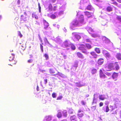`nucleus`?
I'll list each match as a JSON object with an SVG mask.
<instances>
[{"label": "nucleus", "instance_id": "473e14b6", "mask_svg": "<svg viewBox=\"0 0 121 121\" xmlns=\"http://www.w3.org/2000/svg\"><path fill=\"white\" fill-rule=\"evenodd\" d=\"M91 54L94 57L96 58L97 57V55L94 52H92L91 53Z\"/></svg>", "mask_w": 121, "mask_h": 121}, {"label": "nucleus", "instance_id": "680f3d73", "mask_svg": "<svg viewBox=\"0 0 121 121\" xmlns=\"http://www.w3.org/2000/svg\"><path fill=\"white\" fill-rule=\"evenodd\" d=\"M41 6H39V12L40 13L41 12Z\"/></svg>", "mask_w": 121, "mask_h": 121}, {"label": "nucleus", "instance_id": "69168bd1", "mask_svg": "<svg viewBox=\"0 0 121 121\" xmlns=\"http://www.w3.org/2000/svg\"><path fill=\"white\" fill-rule=\"evenodd\" d=\"M74 89L75 90L77 91H79V89L77 88H75Z\"/></svg>", "mask_w": 121, "mask_h": 121}, {"label": "nucleus", "instance_id": "2eb2a0df", "mask_svg": "<svg viewBox=\"0 0 121 121\" xmlns=\"http://www.w3.org/2000/svg\"><path fill=\"white\" fill-rule=\"evenodd\" d=\"M74 36L75 38L78 41L79 39L81 38V37L80 35H79L78 34H76L75 33H73L72 34Z\"/></svg>", "mask_w": 121, "mask_h": 121}, {"label": "nucleus", "instance_id": "58836bf2", "mask_svg": "<svg viewBox=\"0 0 121 121\" xmlns=\"http://www.w3.org/2000/svg\"><path fill=\"white\" fill-rule=\"evenodd\" d=\"M97 70L95 69H92L91 70V73L92 74H94L96 73Z\"/></svg>", "mask_w": 121, "mask_h": 121}, {"label": "nucleus", "instance_id": "5701e85b", "mask_svg": "<svg viewBox=\"0 0 121 121\" xmlns=\"http://www.w3.org/2000/svg\"><path fill=\"white\" fill-rule=\"evenodd\" d=\"M77 56L79 58H81L82 59L84 58V57L81 53L79 52H78L77 53Z\"/></svg>", "mask_w": 121, "mask_h": 121}, {"label": "nucleus", "instance_id": "7ed1b4c3", "mask_svg": "<svg viewBox=\"0 0 121 121\" xmlns=\"http://www.w3.org/2000/svg\"><path fill=\"white\" fill-rule=\"evenodd\" d=\"M78 47V49L81 51L83 53L86 55H88L89 53L86 51V46L83 44H80Z\"/></svg>", "mask_w": 121, "mask_h": 121}, {"label": "nucleus", "instance_id": "f3484780", "mask_svg": "<svg viewBox=\"0 0 121 121\" xmlns=\"http://www.w3.org/2000/svg\"><path fill=\"white\" fill-rule=\"evenodd\" d=\"M85 15L87 16L88 17H91L93 14V13L92 12L90 13L88 12H85Z\"/></svg>", "mask_w": 121, "mask_h": 121}, {"label": "nucleus", "instance_id": "20e7f679", "mask_svg": "<svg viewBox=\"0 0 121 121\" xmlns=\"http://www.w3.org/2000/svg\"><path fill=\"white\" fill-rule=\"evenodd\" d=\"M89 3V0H81L80 2L81 6L79 7L80 9H83L84 8L83 7L88 4Z\"/></svg>", "mask_w": 121, "mask_h": 121}, {"label": "nucleus", "instance_id": "ddd939ff", "mask_svg": "<svg viewBox=\"0 0 121 121\" xmlns=\"http://www.w3.org/2000/svg\"><path fill=\"white\" fill-rule=\"evenodd\" d=\"M97 94H94V98L93 101L92 103V104H93L94 103H96L97 102Z\"/></svg>", "mask_w": 121, "mask_h": 121}, {"label": "nucleus", "instance_id": "603ef678", "mask_svg": "<svg viewBox=\"0 0 121 121\" xmlns=\"http://www.w3.org/2000/svg\"><path fill=\"white\" fill-rule=\"evenodd\" d=\"M18 35L20 36V37H22V35L21 34L20 32V31H18Z\"/></svg>", "mask_w": 121, "mask_h": 121}, {"label": "nucleus", "instance_id": "a18cd8bd", "mask_svg": "<svg viewBox=\"0 0 121 121\" xmlns=\"http://www.w3.org/2000/svg\"><path fill=\"white\" fill-rule=\"evenodd\" d=\"M117 19L121 22V16H117Z\"/></svg>", "mask_w": 121, "mask_h": 121}, {"label": "nucleus", "instance_id": "052dcab7", "mask_svg": "<svg viewBox=\"0 0 121 121\" xmlns=\"http://www.w3.org/2000/svg\"><path fill=\"white\" fill-rule=\"evenodd\" d=\"M44 84H46L47 82V79H44Z\"/></svg>", "mask_w": 121, "mask_h": 121}, {"label": "nucleus", "instance_id": "a211bd4d", "mask_svg": "<svg viewBox=\"0 0 121 121\" xmlns=\"http://www.w3.org/2000/svg\"><path fill=\"white\" fill-rule=\"evenodd\" d=\"M103 41H105V43H109L110 41V40L105 36H103L102 38Z\"/></svg>", "mask_w": 121, "mask_h": 121}, {"label": "nucleus", "instance_id": "4468645a", "mask_svg": "<svg viewBox=\"0 0 121 121\" xmlns=\"http://www.w3.org/2000/svg\"><path fill=\"white\" fill-rule=\"evenodd\" d=\"M103 53L104 55L106 57L108 58H109L110 57V54L107 51L105 50H103Z\"/></svg>", "mask_w": 121, "mask_h": 121}, {"label": "nucleus", "instance_id": "9d476101", "mask_svg": "<svg viewBox=\"0 0 121 121\" xmlns=\"http://www.w3.org/2000/svg\"><path fill=\"white\" fill-rule=\"evenodd\" d=\"M118 76V73L114 72L112 75V77L114 81H116L117 80Z\"/></svg>", "mask_w": 121, "mask_h": 121}, {"label": "nucleus", "instance_id": "ea45409f", "mask_svg": "<svg viewBox=\"0 0 121 121\" xmlns=\"http://www.w3.org/2000/svg\"><path fill=\"white\" fill-rule=\"evenodd\" d=\"M49 72L51 74H53L55 73V71L54 70L52 69H50L49 70Z\"/></svg>", "mask_w": 121, "mask_h": 121}, {"label": "nucleus", "instance_id": "c03bdc74", "mask_svg": "<svg viewBox=\"0 0 121 121\" xmlns=\"http://www.w3.org/2000/svg\"><path fill=\"white\" fill-rule=\"evenodd\" d=\"M78 62H75L73 65V67L76 68L78 66Z\"/></svg>", "mask_w": 121, "mask_h": 121}, {"label": "nucleus", "instance_id": "4c0bfd02", "mask_svg": "<svg viewBox=\"0 0 121 121\" xmlns=\"http://www.w3.org/2000/svg\"><path fill=\"white\" fill-rule=\"evenodd\" d=\"M63 114V116L66 117L67 115V112L66 110H64L62 112Z\"/></svg>", "mask_w": 121, "mask_h": 121}, {"label": "nucleus", "instance_id": "6ab92c4d", "mask_svg": "<svg viewBox=\"0 0 121 121\" xmlns=\"http://www.w3.org/2000/svg\"><path fill=\"white\" fill-rule=\"evenodd\" d=\"M108 96H107L106 97L104 95H101L99 96V98L101 100H104L105 99H107L108 98Z\"/></svg>", "mask_w": 121, "mask_h": 121}, {"label": "nucleus", "instance_id": "49530a36", "mask_svg": "<svg viewBox=\"0 0 121 121\" xmlns=\"http://www.w3.org/2000/svg\"><path fill=\"white\" fill-rule=\"evenodd\" d=\"M73 110L72 109H70L69 110V113L72 114L73 113Z\"/></svg>", "mask_w": 121, "mask_h": 121}, {"label": "nucleus", "instance_id": "b1692460", "mask_svg": "<svg viewBox=\"0 0 121 121\" xmlns=\"http://www.w3.org/2000/svg\"><path fill=\"white\" fill-rule=\"evenodd\" d=\"M102 109L104 110V112H108L109 110V107L108 106L104 107Z\"/></svg>", "mask_w": 121, "mask_h": 121}, {"label": "nucleus", "instance_id": "8fccbe9b", "mask_svg": "<svg viewBox=\"0 0 121 121\" xmlns=\"http://www.w3.org/2000/svg\"><path fill=\"white\" fill-rule=\"evenodd\" d=\"M56 75H58L62 77H63V74L59 72H58V73L56 74Z\"/></svg>", "mask_w": 121, "mask_h": 121}, {"label": "nucleus", "instance_id": "412c9836", "mask_svg": "<svg viewBox=\"0 0 121 121\" xmlns=\"http://www.w3.org/2000/svg\"><path fill=\"white\" fill-rule=\"evenodd\" d=\"M104 62V60L102 58L99 59L98 61V65H101Z\"/></svg>", "mask_w": 121, "mask_h": 121}, {"label": "nucleus", "instance_id": "2f4dec72", "mask_svg": "<svg viewBox=\"0 0 121 121\" xmlns=\"http://www.w3.org/2000/svg\"><path fill=\"white\" fill-rule=\"evenodd\" d=\"M117 59L119 60H121V54L120 53H118L116 56Z\"/></svg>", "mask_w": 121, "mask_h": 121}, {"label": "nucleus", "instance_id": "c85d7f7f", "mask_svg": "<svg viewBox=\"0 0 121 121\" xmlns=\"http://www.w3.org/2000/svg\"><path fill=\"white\" fill-rule=\"evenodd\" d=\"M76 117L75 116H73L70 117V120L71 121H77Z\"/></svg>", "mask_w": 121, "mask_h": 121}, {"label": "nucleus", "instance_id": "e2e57ef3", "mask_svg": "<svg viewBox=\"0 0 121 121\" xmlns=\"http://www.w3.org/2000/svg\"><path fill=\"white\" fill-rule=\"evenodd\" d=\"M99 105L101 107L103 105V103L102 102H101L99 103Z\"/></svg>", "mask_w": 121, "mask_h": 121}, {"label": "nucleus", "instance_id": "79ce46f5", "mask_svg": "<svg viewBox=\"0 0 121 121\" xmlns=\"http://www.w3.org/2000/svg\"><path fill=\"white\" fill-rule=\"evenodd\" d=\"M32 16L33 18L34 17L36 19H38V16L34 14H32Z\"/></svg>", "mask_w": 121, "mask_h": 121}, {"label": "nucleus", "instance_id": "9b49d317", "mask_svg": "<svg viewBox=\"0 0 121 121\" xmlns=\"http://www.w3.org/2000/svg\"><path fill=\"white\" fill-rule=\"evenodd\" d=\"M76 86L79 87H81L85 85V84L81 82H79L75 83Z\"/></svg>", "mask_w": 121, "mask_h": 121}, {"label": "nucleus", "instance_id": "338daca9", "mask_svg": "<svg viewBox=\"0 0 121 121\" xmlns=\"http://www.w3.org/2000/svg\"><path fill=\"white\" fill-rule=\"evenodd\" d=\"M117 113V112H116V111H115L113 112L111 114H116Z\"/></svg>", "mask_w": 121, "mask_h": 121}, {"label": "nucleus", "instance_id": "bf43d9fd", "mask_svg": "<svg viewBox=\"0 0 121 121\" xmlns=\"http://www.w3.org/2000/svg\"><path fill=\"white\" fill-rule=\"evenodd\" d=\"M32 61L33 60L32 59L28 61V62L29 63H32Z\"/></svg>", "mask_w": 121, "mask_h": 121}, {"label": "nucleus", "instance_id": "13d9d810", "mask_svg": "<svg viewBox=\"0 0 121 121\" xmlns=\"http://www.w3.org/2000/svg\"><path fill=\"white\" fill-rule=\"evenodd\" d=\"M97 2H102V0H95Z\"/></svg>", "mask_w": 121, "mask_h": 121}, {"label": "nucleus", "instance_id": "864d4df0", "mask_svg": "<svg viewBox=\"0 0 121 121\" xmlns=\"http://www.w3.org/2000/svg\"><path fill=\"white\" fill-rule=\"evenodd\" d=\"M21 18L24 21H26V18H24V16L23 15H22L21 16Z\"/></svg>", "mask_w": 121, "mask_h": 121}, {"label": "nucleus", "instance_id": "3c124183", "mask_svg": "<svg viewBox=\"0 0 121 121\" xmlns=\"http://www.w3.org/2000/svg\"><path fill=\"white\" fill-rule=\"evenodd\" d=\"M96 106H94L91 107L92 110L93 111H94L96 109Z\"/></svg>", "mask_w": 121, "mask_h": 121}, {"label": "nucleus", "instance_id": "6e6d98bb", "mask_svg": "<svg viewBox=\"0 0 121 121\" xmlns=\"http://www.w3.org/2000/svg\"><path fill=\"white\" fill-rule=\"evenodd\" d=\"M81 103L83 105H85L86 104V102H84L83 101H82Z\"/></svg>", "mask_w": 121, "mask_h": 121}, {"label": "nucleus", "instance_id": "dca6fc26", "mask_svg": "<svg viewBox=\"0 0 121 121\" xmlns=\"http://www.w3.org/2000/svg\"><path fill=\"white\" fill-rule=\"evenodd\" d=\"M55 42L60 44H61L62 42V40L59 37L56 38L55 40Z\"/></svg>", "mask_w": 121, "mask_h": 121}, {"label": "nucleus", "instance_id": "09e8293b", "mask_svg": "<svg viewBox=\"0 0 121 121\" xmlns=\"http://www.w3.org/2000/svg\"><path fill=\"white\" fill-rule=\"evenodd\" d=\"M86 41L87 42L91 43V39H86Z\"/></svg>", "mask_w": 121, "mask_h": 121}, {"label": "nucleus", "instance_id": "a19ab883", "mask_svg": "<svg viewBox=\"0 0 121 121\" xmlns=\"http://www.w3.org/2000/svg\"><path fill=\"white\" fill-rule=\"evenodd\" d=\"M95 50L96 52L98 53H99L100 52L99 49L98 48H95Z\"/></svg>", "mask_w": 121, "mask_h": 121}, {"label": "nucleus", "instance_id": "0eeeda50", "mask_svg": "<svg viewBox=\"0 0 121 121\" xmlns=\"http://www.w3.org/2000/svg\"><path fill=\"white\" fill-rule=\"evenodd\" d=\"M43 22L44 25V29L46 30H50L51 29L50 27H48L49 26V24L45 20H44Z\"/></svg>", "mask_w": 121, "mask_h": 121}, {"label": "nucleus", "instance_id": "aec40b11", "mask_svg": "<svg viewBox=\"0 0 121 121\" xmlns=\"http://www.w3.org/2000/svg\"><path fill=\"white\" fill-rule=\"evenodd\" d=\"M99 75L100 78H105V75L103 73L102 70L101 69L100 70Z\"/></svg>", "mask_w": 121, "mask_h": 121}, {"label": "nucleus", "instance_id": "c9c22d12", "mask_svg": "<svg viewBox=\"0 0 121 121\" xmlns=\"http://www.w3.org/2000/svg\"><path fill=\"white\" fill-rule=\"evenodd\" d=\"M88 31L89 34H91V32H94V30H93V29L91 28H89L88 29Z\"/></svg>", "mask_w": 121, "mask_h": 121}, {"label": "nucleus", "instance_id": "0e129e2a", "mask_svg": "<svg viewBox=\"0 0 121 121\" xmlns=\"http://www.w3.org/2000/svg\"><path fill=\"white\" fill-rule=\"evenodd\" d=\"M63 55V56L64 58L65 59H66L67 57L64 54Z\"/></svg>", "mask_w": 121, "mask_h": 121}, {"label": "nucleus", "instance_id": "4be33fe9", "mask_svg": "<svg viewBox=\"0 0 121 121\" xmlns=\"http://www.w3.org/2000/svg\"><path fill=\"white\" fill-rule=\"evenodd\" d=\"M78 116L79 117H82L83 116V112L80 109L78 111Z\"/></svg>", "mask_w": 121, "mask_h": 121}, {"label": "nucleus", "instance_id": "cd10ccee", "mask_svg": "<svg viewBox=\"0 0 121 121\" xmlns=\"http://www.w3.org/2000/svg\"><path fill=\"white\" fill-rule=\"evenodd\" d=\"M91 35L92 37L94 38H96L97 37H100V36L98 35L95 33H91Z\"/></svg>", "mask_w": 121, "mask_h": 121}, {"label": "nucleus", "instance_id": "5fc2aeb1", "mask_svg": "<svg viewBox=\"0 0 121 121\" xmlns=\"http://www.w3.org/2000/svg\"><path fill=\"white\" fill-rule=\"evenodd\" d=\"M40 47L41 50L42 52H43V46L41 44H40Z\"/></svg>", "mask_w": 121, "mask_h": 121}, {"label": "nucleus", "instance_id": "a878e982", "mask_svg": "<svg viewBox=\"0 0 121 121\" xmlns=\"http://www.w3.org/2000/svg\"><path fill=\"white\" fill-rule=\"evenodd\" d=\"M86 9L88 10H92L93 12L94 10V9L90 5H88Z\"/></svg>", "mask_w": 121, "mask_h": 121}, {"label": "nucleus", "instance_id": "423d86ee", "mask_svg": "<svg viewBox=\"0 0 121 121\" xmlns=\"http://www.w3.org/2000/svg\"><path fill=\"white\" fill-rule=\"evenodd\" d=\"M105 69L107 71H110L113 68V63H110L108 65H106Z\"/></svg>", "mask_w": 121, "mask_h": 121}, {"label": "nucleus", "instance_id": "72a5a7b5", "mask_svg": "<svg viewBox=\"0 0 121 121\" xmlns=\"http://www.w3.org/2000/svg\"><path fill=\"white\" fill-rule=\"evenodd\" d=\"M106 10L108 12H110L112 11V8L111 7L108 6Z\"/></svg>", "mask_w": 121, "mask_h": 121}, {"label": "nucleus", "instance_id": "7c9ffc66", "mask_svg": "<svg viewBox=\"0 0 121 121\" xmlns=\"http://www.w3.org/2000/svg\"><path fill=\"white\" fill-rule=\"evenodd\" d=\"M58 113L57 114V117L59 118L61 117L62 116L61 111L60 110L58 111Z\"/></svg>", "mask_w": 121, "mask_h": 121}, {"label": "nucleus", "instance_id": "1a4fd4ad", "mask_svg": "<svg viewBox=\"0 0 121 121\" xmlns=\"http://www.w3.org/2000/svg\"><path fill=\"white\" fill-rule=\"evenodd\" d=\"M57 14H58V13H55V14H52L51 15H50L49 14H48L47 16L49 17H50L54 19L55 18L58 16Z\"/></svg>", "mask_w": 121, "mask_h": 121}, {"label": "nucleus", "instance_id": "39448f33", "mask_svg": "<svg viewBox=\"0 0 121 121\" xmlns=\"http://www.w3.org/2000/svg\"><path fill=\"white\" fill-rule=\"evenodd\" d=\"M71 43L69 40H66L61 45V46L64 48H67L70 46Z\"/></svg>", "mask_w": 121, "mask_h": 121}, {"label": "nucleus", "instance_id": "bb28decb", "mask_svg": "<svg viewBox=\"0 0 121 121\" xmlns=\"http://www.w3.org/2000/svg\"><path fill=\"white\" fill-rule=\"evenodd\" d=\"M15 57V55L13 54H11V56L9 57V60L11 61L13 60Z\"/></svg>", "mask_w": 121, "mask_h": 121}, {"label": "nucleus", "instance_id": "f704fd0d", "mask_svg": "<svg viewBox=\"0 0 121 121\" xmlns=\"http://www.w3.org/2000/svg\"><path fill=\"white\" fill-rule=\"evenodd\" d=\"M86 46V47L88 49H90L92 48V47L91 45L88 44H86V46Z\"/></svg>", "mask_w": 121, "mask_h": 121}, {"label": "nucleus", "instance_id": "c756f323", "mask_svg": "<svg viewBox=\"0 0 121 121\" xmlns=\"http://www.w3.org/2000/svg\"><path fill=\"white\" fill-rule=\"evenodd\" d=\"M44 41L45 44L46 45H48V44L49 45H51V44L48 41L47 39L46 38H45L44 39Z\"/></svg>", "mask_w": 121, "mask_h": 121}, {"label": "nucleus", "instance_id": "e433bc0d", "mask_svg": "<svg viewBox=\"0 0 121 121\" xmlns=\"http://www.w3.org/2000/svg\"><path fill=\"white\" fill-rule=\"evenodd\" d=\"M70 46H71V48L72 50H74L75 49V47L73 44H72L71 43V44L70 45Z\"/></svg>", "mask_w": 121, "mask_h": 121}, {"label": "nucleus", "instance_id": "4d7b16f0", "mask_svg": "<svg viewBox=\"0 0 121 121\" xmlns=\"http://www.w3.org/2000/svg\"><path fill=\"white\" fill-rule=\"evenodd\" d=\"M62 98V96H60L58 97L57 98V100H60Z\"/></svg>", "mask_w": 121, "mask_h": 121}, {"label": "nucleus", "instance_id": "6e6552de", "mask_svg": "<svg viewBox=\"0 0 121 121\" xmlns=\"http://www.w3.org/2000/svg\"><path fill=\"white\" fill-rule=\"evenodd\" d=\"M65 8V5H63L60 8V11L59 13H58V14H57L58 16H60L63 14V12L64 11Z\"/></svg>", "mask_w": 121, "mask_h": 121}, {"label": "nucleus", "instance_id": "774afa93", "mask_svg": "<svg viewBox=\"0 0 121 121\" xmlns=\"http://www.w3.org/2000/svg\"><path fill=\"white\" fill-rule=\"evenodd\" d=\"M20 0H18L17 3L18 4H20Z\"/></svg>", "mask_w": 121, "mask_h": 121}, {"label": "nucleus", "instance_id": "f03ea898", "mask_svg": "<svg viewBox=\"0 0 121 121\" xmlns=\"http://www.w3.org/2000/svg\"><path fill=\"white\" fill-rule=\"evenodd\" d=\"M57 7V5H55L53 6V8L52 4H50L48 5V7L46 6L45 7L46 11L51 13H52V11H55L56 10Z\"/></svg>", "mask_w": 121, "mask_h": 121}, {"label": "nucleus", "instance_id": "37998d69", "mask_svg": "<svg viewBox=\"0 0 121 121\" xmlns=\"http://www.w3.org/2000/svg\"><path fill=\"white\" fill-rule=\"evenodd\" d=\"M52 97L53 98H55L57 96V94L54 92L52 93Z\"/></svg>", "mask_w": 121, "mask_h": 121}, {"label": "nucleus", "instance_id": "f8f14e48", "mask_svg": "<svg viewBox=\"0 0 121 121\" xmlns=\"http://www.w3.org/2000/svg\"><path fill=\"white\" fill-rule=\"evenodd\" d=\"M52 116L51 115H49L46 116L44 118L43 121H50L52 119Z\"/></svg>", "mask_w": 121, "mask_h": 121}, {"label": "nucleus", "instance_id": "de8ad7c7", "mask_svg": "<svg viewBox=\"0 0 121 121\" xmlns=\"http://www.w3.org/2000/svg\"><path fill=\"white\" fill-rule=\"evenodd\" d=\"M44 56H45V57L46 58V60H48V59L49 57H48V55L47 54H45L44 55Z\"/></svg>", "mask_w": 121, "mask_h": 121}, {"label": "nucleus", "instance_id": "f257e3e1", "mask_svg": "<svg viewBox=\"0 0 121 121\" xmlns=\"http://www.w3.org/2000/svg\"><path fill=\"white\" fill-rule=\"evenodd\" d=\"M80 12H78L77 16L78 17V18H76L73 20L71 23L70 28L72 30H74L77 27L82 26L85 24L86 22L84 21V16L82 15H80Z\"/></svg>", "mask_w": 121, "mask_h": 121}, {"label": "nucleus", "instance_id": "393cba45", "mask_svg": "<svg viewBox=\"0 0 121 121\" xmlns=\"http://www.w3.org/2000/svg\"><path fill=\"white\" fill-rule=\"evenodd\" d=\"M117 63V62H115L114 63H113V67L114 66L115 67L116 70H118L119 69V66Z\"/></svg>", "mask_w": 121, "mask_h": 121}]
</instances>
